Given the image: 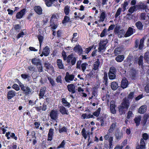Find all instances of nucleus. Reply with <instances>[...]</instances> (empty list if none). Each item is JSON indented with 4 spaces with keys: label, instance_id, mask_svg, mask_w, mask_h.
<instances>
[{
    "label": "nucleus",
    "instance_id": "f257e3e1",
    "mask_svg": "<svg viewBox=\"0 0 149 149\" xmlns=\"http://www.w3.org/2000/svg\"><path fill=\"white\" fill-rule=\"evenodd\" d=\"M129 106L128 99L126 98L123 99V102L122 103L120 106L118 108L119 111L121 114H122L124 112V109L128 108Z\"/></svg>",
    "mask_w": 149,
    "mask_h": 149
},
{
    "label": "nucleus",
    "instance_id": "f03ea898",
    "mask_svg": "<svg viewBox=\"0 0 149 149\" xmlns=\"http://www.w3.org/2000/svg\"><path fill=\"white\" fill-rule=\"evenodd\" d=\"M108 43L107 40H101L99 43L98 52L100 53L104 52L106 49V45Z\"/></svg>",
    "mask_w": 149,
    "mask_h": 149
},
{
    "label": "nucleus",
    "instance_id": "7ed1b4c3",
    "mask_svg": "<svg viewBox=\"0 0 149 149\" xmlns=\"http://www.w3.org/2000/svg\"><path fill=\"white\" fill-rule=\"evenodd\" d=\"M21 89L24 92V93L26 95L31 93L32 92L31 89L28 86H24L20 81L18 83Z\"/></svg>",
    "mask_w": 149,
    "mask_h": 149
},
{
    "label": "nucleus",
    "instance_id": "20e7f679",
    "mask_svg": "<svg viewBox=\"0 0 149 149\" xmlns=\"http://www.w3.org/2000/svg\"><path fill=\"white\" fill-rule=\"evenodd\" d=\"M148 134L146 133H144L143 134V138L141 139L140 148L141 149H143L145 148V142L144 140H146L148 138Z\"/></svg>",
    "mask_w": 149,
    "mask_h": 149
},
{
    "label": "nucleus",
    "instance_id": "39448f33",
    "mask_svg": "<svg viewBox=\"0 0 149 149\" xmlns=\"http://www.w3.org/2000/svg\"><path fill=\"white\" fill-rule=\"evenodd\" d=\"M59 113V112L57 110H52L50 113V116L52 119L56 120L58 118Z\"/></svg>",
    "mask_w": 149,
    "mask_h": 149
},
{
    "label": "nucleus",
    "instance_id": "423d86ee",
    "mask_svg": "<svg viewBox=\"0 0 149 149\" xmlns=\"http://www.w3.org/2000/svg\"><path fill=\"white\" fill-rule=\"evenodd\" d=\"M145 38H143L142 39H141L140 41L139 44V40H137L136 41V45L135 47L137 48L139 47V48L140 49H142L144 46V41Z\"/></svg>",
    "mask_w": 149,
    "mask_h": 149
},
{
    "label": "nucleus",
    "instance_id": "0eeeda50",
    "mask_svg": "<svg viewBox=\"0 0 149 149\" xmlns=\"http://www.w3.org/2000/svg\"><path fill=\"white\" fill-rule=\"evenodd\" d=\"M74 78V75L69 74L68 72H67L65 79L66 82H70V81L73 80Z\"/></svg>",
    "mask_w": 149,
    "mask_h": 149
},
{
    "label": "nucleus",
    "instance_id": "6e6552de",
    "mask_svg": "<svg viewBox=\"0 0 149 149\" xmlns=\"http://www.w3.org/2000/svg\"><path fill=\"white\" fill-rule=\"evenodd\" d=\"M79 55L82 54L83 50L81 46L79 45H76L73 49Z\"/></svg>",
    "mask_w": 149,
    "mask_h": 149
},
{
    "label": "nucleus",
    "instance_id": "1a4fd4ad",
    "mask_svg": "<svg viewBox=\"0 0 149 149\" xmlns=\"http://www.w3.org/2000/svg\"><path fill=\"white\" fill-rule=\"evenodd\" d=\"M115 31L116 33L117 34L119 38H121L125 36V31L124 30L122 29L119 31L116 28L115 29Z\"/></svg>",
    "mask_w": 149,
    "mask_h": 149
},
{
    "label": "nucleus",
    "instance_id": "9d476101",
    "mask_svg": "<svg viewBox=\"0 0 149 149\" xmlns=\"http://www.w3.org/2000/svg\"><path fill=\"white\" fill-rule=\"evenodd\" d=\"M26 9L24 8L19 12H18L16 14V17L17 19H20L22 18L25 14Z\"/></svg>",
    "mask_w": 149,
    "mask_h": 149
},
{
    "label": "nucleus",
    "instance_id": "9b49d317",
    "mask_svg": "<svg viewBox=\"0 0 149 149\" xmlns=\"http://www.w3.org/2000/svg\"><path fill=\"white\" fill-rule=\"evenodd\" d=\"M134 31H135L134 29H133L131 27H129L128 28L127 32L125 34V36L126 37L130 36L131 35L133 34L134 32Z\"/></svg>",
    "mask_w": 149,
    "mask_h": 149
},
{
    "label": "nucleus",
    "instance_id": "f8f14e48",
    "mask_svg": "<svg viewBox=\"0 0 149 149\" xmlns=\"http://www.w3.org/2000/svg\"><path fill=\"white\" fill-rule=\"evenodd\" d=\"M128 85V81L125 78L123 79L121 84V87L123 88H126Z\"/></svg>",
    "mask_w": 149,
    "mask_h": 149
},
{
    "label": "nucleus",
    "instance_id": "ddd939ff",
    "mask_svg": "<svg viewBox=\"0 0 149 149\" xmlns=\"http://www.w3.org/2000/svg\"><path fill=\"white\" fill-rule=\"evenodd\" d=\"M68 90L69 92H71L72 94H74L76 92L75 86L73 84H70L67 86Z\"/></svg>",
    "mask_w": 149,
    "mask_h": 149
},
{
    "label": "nucleus",
    "instance_id": "4468645a",
    "mask_svg": "<svg viewBox=\"0 0 149 149\" xmlns=\"http://www.w3.org/2000/svg\"><path fill=\"white\" fill-rule=\"evenodd\" d=\"M147 109V106L146 105H142L139 109L138 113L140 114H143L146 111Z\"/></svg>",
    "mask_w": 149,
    "mask_h": 149
},
{
    "label": "nucleus",
    "instance_id": "2eb2a0df",
    "mask_svg": "<svg viewBox=\"0 0 149 149\" xmlns=\"http://www.w3.org/2000/svg\"><path fill=\"white\" fill-rule=\"evenodd\" d=\"M15 95L16 93L14 91H10L8 92L7 94V98L8 100H10L15 96Z\"/></svg>",
    "mask_w": 149,
    "mask_h": 149
},
{
    "label": "nucleus",
    "instance_id": "dca6fc26",
    "mask_svg": "<svg viewBox=\"0 0 149 149\" xmlns=\"http://www.w3.org/2000/svg\"><path fill=\"white\" fill-rule=\"evenodd\" d=\"M54 129L52 128H50L49 130V133L48 134V141H51L52 140L53 136L54 134Z\"/></svg>",
    "mask_w": 149,
    "mask_h": 149
},
{
    "label": "nucleus",
    "instance_id": "f3484780",
    "mask_svg": "<svg viewBox=\"0 0 149 149\" xmlns=\"http://www.w3.org/2000/svg\"><path fill=\"white\" fill-rule=\"evenodd\" d=\"M107 15L105 11H103L101 13L100 17V19L98 21L99 22H103L105 17H106Z\"/></svg>",
    "mask_w": 149,
    "mask_h": 149
},
{
    "label": "nucleus",
    "instance_id": "a211bd4d",
    "mask_svg": "<svg viewBox=\"0 0 149 149\" xmlns=\"http://www.w3.org/2000/svg\"><path fill=\"white\" fill-rule=\"evenodd\" d=\"M42 54L45 56H47L49 54L50 52L49 49V47L46 46L43 49L42 51Z\"/></svg>",
    "mask_w": 149,
    "mask_h": 149
},
{
    "label": "nucleus",
    "instance_id": "6ab92c4d",
    "mask_svg": "<svg viewBox=\"0 0 149 149\" xmlns=\"http://www.w3.org/2000/svg\"><path fill=\"white\" fill-rule=\"evenodd\" d=\"M46 89V88L45 87H44L41 88L39 94L40 99L42 97L44 96Z\"/></svg>",
    "mask_w": 149,
    "mask_h": 149
},
{
    "label": "nucleus",
    "instance_id": "aec40b11",
    "mask_svg": "<svg viewBox=\"0 0 149 149\" xmlns=\"http://www.w3.org/2000/svg\"><path fill=\"white\" fill-rule=\"evenodd\" d=\"M34 10L36 13L39 15H41L42 13V9L40 6H36L34 7Z\"/></svg>",
    "mask_w": 149,
    "mask_h": 149
},
{
    "label": "nucleus",
    "instance_id": "412c9836",
    "mask_svg": "<svg viewBox=\"0 0 149 149\" xmlns=\"http://www.w3.org/2000/svg\"><path fill=\"white\" fill-rule=\"evenodd\" d=\"M100 62L99 59H97V61H96L94 63L93 65V69L94 70H96L98 69V68L100 65Z\"/></svg>",
    "mask_w": 149,
    "mask_h": 149
},
{
    "label": "nucleus",
    "instance_id": "4be33fe9",
    "mask_svg": "<svg viewBox=\"0 0 149 149\" xmlns=\"http://www.w3.org/2000/svg\"><path fill=\"white\" fill-rule=\"evenodd\" d=\"M31 63L32 64L36 66L41 63V61L38 58H34L32 59Z\"/></svg>",
    "mask_w": 149,
    "mask_h": 149
},
{
    "label": "nucleus",
    "instance_id": "5701e85b",
    "mask_svg": "<svg viewBox=\"0 0 149 149\" xmlns=\"http://www.w3.org/2000/svg\"><path fill=\"white\" fill-rule=\"evenodd\" d=\"M131 57L128 56L127 58L126 61H125L124 65L125 66H130L132 63V60L131 59Z\"/></svg>",
    "mask_w": 149,
    "mask_h": 149
},
{
    "label": "nucleus",
    "instance_id": "b1692460",
    "mask_svg": "<svg viewBox=\"0 0 149 149\" xmlns=\"http://www.w3.org/2000/svg\"><path fill=\"white\" fill-rule=\"evenodd\" d=\"M56 63L57 66L60 69H63L64 68V66L61 60L60 59H57Z\"/></svg>",
    "mask_w": 149,
    "mask_h": 149
},
{
    "label": "nucleus",
    "instance_id": "393cba45",
    "mask_svg": "<svg viewBox=\"0 0 149 149\" xmlns=\"http://www.w3.org/2000/svg\"><path fill=\"white\" fill-rule=\"evenodd\" d=\"M149 17V16L148 15H146L145 13H142L140 15V18L141 20H148Z\"/></svg>",
    "mask_w": 149,
    "mask_h": 149
},
{
    "label": "nucleus",
    "instance_id": "a878e982",
    "mask_svg": "<svg viewBox=\"0 0 149 149\" xmlns=\"http://www.w3.org/2000/svg\"><path fill=\"white\" fill-rule=\"evenodd\" d=\"M115 105L113 102H111L110 104V111L111 113L115 114L116 113V110L115 109Z\"/></svg>",
    "mask_w": 149,
    "mask_h": 149
},
{
    "label": "nucleus",
    "instance_id": "bb28decb",
    "mask_svg": "<svg viewBox=\"0 0 149 149\" xmlns=\"http://www.w3.org/2000/svg\"><path fill=\"white\" fill-rule=\"evenodd\" d=\"M59 111L60 112L63 114H68V110H66L65 108L63 106H60L59 107Z\"/></svg>",
    "mask_w": 149,
    "mask_h": 149
},
{
    "label": "nucleus",
    "instance_id": "cd10ccee",
    "mask_svg": "<svg viewBox=\"0 0 149 149\" xmlns=\"http://www.w3.org/2000/svg\"><path fill=\"white\" fill-rule=\"evenodd\" d=\"M56 0H45V3L46 6L48 7H50L54 3Z\"/></svg>",
    "mask_w": 149,
    "mask_h": 149
},
{
    "label": "nucleus",
    "instance_id": "c85d7f7f",
    "mask_svg": "<svg viewBox=\"0 0 149 149\" xmlns=\"http://www.w3.org/2000/svg\"><path fill=\"white\" fill-rule=\"evenodd\" d=\"M28 71L29 72H37V70L36 68L32 65L28 66L27 67Z\"/></svg>",
    "mask_w": 149,
    "mask_h": 149
},
{
    "label": "nucleus",
    "instance_id": "c756f323",
    "mask_svg": "<svg viewBox=\"0 0 149 149\" xmlns=\"http://www.w3.org/2000/svg\"><path fill=\"white\" fill-rule=\"evenodd\" d=\"M124 58L123 55H118L116 58L115 60L118 62H120L123 60Z\"/></svg>",
    "mask_w": 149,
    "mask_h": 149
},
{
    "label": "nucleus",
    "instance_id": "7c9ffc66",
    "mask_svg": "<svg viewBox=\"0 0 149 149\" xmlns=\"http://www.w3.org/2000/svg\"><path fill=\"white\" fill-rule=\"evenodd\" d=\"M135 25L137 28L140 30H142L143 28V25L140 21L136 22L135 24Z\"/></svg>",
    "mask_w": 149,
    "mask_h": 149
},
{
    "label": "nucleus",
    "instance_id": "2f4dec72",
    "mask_svg": "<svg viewBox=\"0 0 149 149\" xmlns=\"http://www.w3.org/2000/svg\"><path fill=\"white\" fill-rule=\"evenodd\" d=\"M140 9L142 10H146L147 8V5L144 3L140 2L139 3Z\"/></svg>",
    "mask_w": 149,
    "mask_h": 149
},
{
    "label": "nucleus",
    "instance_id": "473e14b6",
    "mask_svg": "<svg viewBox=\"0 0 149 149\" xmlns=\"http://www.w3.org/2000/svg\"><path fill=\"white\" fill-rule=\"evenodd\" d=\"M141 117L140 116H137L135 118L134 120L135 123L136 124L137 126L139 125L141 120Z\"/></svg>",
    "mask_w": 149,
    "mask_h": 149
},
{
    "label": "nucleus",
    "instance_id": "72a5a7b5",
    "mask_svg": "<svg viewBox=\"0 0 149 149\" xmlns=\"http://www.w3.org/2000/svg\"><path fill=\"white\" fill-rule=\"evenodd\" d=\"M62 102L63 104L65 107H69L70 105L69 103L68 102L65 98H62Z\"/></svg>",
    "mask_w": 149,
    "mask_h": 149
},
{
    "label": "nucleus",
    "instance_id": "f704fd0d",
    "mask_svg": "<svg viewBox=\"0 0 149 149\" xmlns=\"http://www.w3.org/2000/svg\"><path fill=\"white\" fill-rule=\"evenodd\" d=\"M122 52L121 47H119L115 49L114 51V53L115 55L120 54Z\"/></svg>",
    "mask_w": 149,
    "mask_h": 149
},
{
    "label": "nucleus",
    "instance_id": "c9c22d12",
    "mask_svg": "<svg viewBox=\"0 0 149 149\" xmlns=\"http://www.w3.org/2000/svg\"><path fill=\"white\" fill-rule=\"evenodd\" d=\"M47 79L52 86H54L56 85V83L55 82L53 79L51 77H48Z\"/></svg>",
    "mask_w": 149,
    "mask_h": 149
},
{
    "label": "nucleus",
    "instance_id": "e433bc0d",
    "mask_svg": "<svg viewBox=\"0 0 149 149\" xmlns=\"http://www.w3.org/2000/svg\"><path fill=\"white\" fill-rule=\"evenodd\" d=\"M74 57L73 55V54H72L68 56L67 57V62L68 63H70L71 61L72 60V59L74 58Z\"/></svg>",
    "mask_w": 149,
    "mask_h": 149
},
{
    "label": "nucleus",
    "instance_id": "4c0bfd02",
    "mask_svg": "<svg viewBox=\"0 0 149 149\" xmlns=\"http://www.w3.org/2000/svg\"><path fill=\"white\" fill-rule=\"evenodd\" d=\"M118 84L116 82H113L111 84V88L113 90H115L117 88Z\"/></svg>",
    "mask_w": 149,
    "mask_h": 149
},
{
    "label": "nucleus",
    "instance_id": "58836bf2",
    "mask_svg": "<svg viewBox=\"0 0 149 149\" xmlns=\"http://www.w3.org/2000/svg\"><path fill=\"white\" fill-rule=\"evenodd\" d=\"M116 123H113L111 125L110 128L109 130V132L111 133L114 130L116 127Z\"/></svg>",
    "mask_w": 149,
    "mask_h": 149
},
{
    "label": "nucleus",
    "instance_id": "ea45409f",
    "mask_svg": "<svg viewBox=\"0 0 149 149\" xmlns=\"http://www.w3.org/2000/svg\"><path fill=\"white\" fill-rule=\"evenodd\" d=\"M77 33H74L72 37L71 40L72 42H76L77 40Z\"/></svg>",
    "mask_w": 149,
    "mask_h": 149
},
{
    "label": "nucleus",
    "instance_id": "a19ab883",
    "mask_svg": "<svg viewBox=\"0 0 149 149\" xmlns=\"http://www.w3.org/2000/svg\"><path fill=\"white\" fill-rule=\"evenodd\" d=\"M87 65L88 64L86 63H83L81 64V68L83 72L85 71Z\"/></svg>",
    "mask_w": 149,
    "mask_h": 149
},
{
    "label": "nucleus",
    "instance_id": "79ce46f5",
    "mask_svg": "<svg viewBox=\"0 0 149 149\" xmlns=\"http://www.w3.org/2000/svg\"><path fill=\"white\" fill-rule=\"evenodd\" d=\"M68 129L65 127H63L59 129V132L60 133H62L64 132H67Z\"/></svg>",
    "mask_w": 149,
    "mask_h": 149
},
{
    "label": "nucleus",
    "instance_id": "37998d69",
    "mask_svg": "<svg viewBox=\"0 0 149 149\" xmlns=\"http://www.w3.org/2000/svg\"><path fill=\"white\" fill-rule=\"evenodd\" d=\"M82 135L83 136L85 139H86L87 136V131H86L84 128H83L81 132Z\"/></svg>",
    "mask_w": 149,
    "mask_h": 149
},
{
    "label": "nucleus",
    "instance_id": "c03bdc74",
    "mask_svg": "<svg viewBox=\"0 0 149 149\" xmlns=\"http://www.w3.org/2000/svg\"><path fill=\"white\" fill-rule=\"evenodd\" d=\"M70 20V18L69 17L67 16H65L64 17L63 20L62 21V23L64 24L66 23L69 22Z\"/></svg>",
    "mask_w": 149,
    "mask_h": 149
},
{
    "label": "nucleus",
    "instance_id": "a18cd8bd",
    "mask_svg": "<svg viewBox=\"0 0 149 149\" xmlns=\"http://www.w3.org/2000/svg\"><path fill=\"white\" fill-rule=\"evenodd\" d=\"M38 70V71L40 72H42L43 71V68L41 62L36 65Z\"/></svg>",
    "mask_w": 149,
    "mask_h": 149
},
{
    "label": "nucleus",
    "instance_id": "49530a36",
    "mask_svg": "<svg viewBox=\"0 0 149 149\" xmlns=\"http://www.w3.org/2000/svg\"><path fill=\"white\" fill-rule=\"evenodd\" d=\"M45 65L47 69H50L52 70L54 69L52 66L48 63H45Z\"/></svg>",
    "mask_w": 149,
    "mask_h": 149
},
{
    "label": "nucleus",
    "instance_id": "de8ad7c7",
    "mask_svg": "<svg viewBox=\"0 0 149 149\" xmlns=\"http://www.w3.org/2000/svg\"><path fill=\"white\" fill-rule=\"evenodd\" d=\"M149 118V116L148 115H145L144 116L142 122L143 125L146 124L148 119Z\"/></svg>",
    "mask_w": 149,
    "mask_h": 149
},
{
    "label": "nucleus",
    "instance_id": "09e8293b",
    "mask_svg": "<svg viewBox=\"0 0 149 149\" xmlns=\"http://www.w3.org/2000/svg\"><path fill=\"white\" fill-rule=\"evenodd\" d=\"M108 76L109 79L113 80L116 78V75L115 74L108 73Z\"/></svg>",
    "mask_w": 149,
    "mask_h": 149
},
{
    "label": "nucleus",
    "instance_id": "8fccbe9b",
    "mask_svg": "<svg viewBox=\"0 0 149 149\" xmlns=\"http://www.w3.org/2000/svg\"><path fill=\"white\" fill-rule=\"evenodd\" d=\"M116 68L113 67H112L110 68L108 73L116 74Z\"/></svg>",
    "mask_w": 149,
    "mask_h": 149
},
{
    "label": "nucleus",
    "instance_id": "3c124183",
    "mask_svg": "<svg viewBox=\"0 0 149 149\" xmlns=\"http://www.w3.org/2000/svg\"><path fill=\"white\" fill-rule=\"evenodd\" d=\"M82 116L84 118H89L93 117V116L90 114L88 115L86 114H84L82 115Z\"/></svg>",
    "mask_w": 149,
    "mask_h": 149
},
{
    "label": "nucleus",
    "instance_id": "603ef678",
    "mask_svg": "<svg viewBox=\"0 0 149 149\" xmlns=\"http://www.w3.org/2000/svg\"><path fill=\"white\" fill-rule=\"evenodd\" d=\"M104 80L103 81V82L106 85H107V80H108V76L107 74H104V76L103 77Z\"/></svg>",
    "mask_w": 149,
    "mask_h": 149
},
{
    "label": "nucleus",
    "instance_id": "864d4df0",
    "mask_svg": "<svg viewBox=\"0 0 149 149\" xmlns=\"http://www.w3.org/2000/svg\"><path fill=\"white\" fill-rule=\"evenodd\" d=\"M116 136L117 139H120L123 137V134L122 132H117L116 134Z\"/></svg>",
    "mask_w": 149,
    "mask_h": 149
},
{
    "label": "nucleus",
    "instance_id": "5fc2aeb1",
    "mask_svg": "<svg viewBox=\"0 0 149 149\" xmlns=\"http://www.w3.org/2000/svg\"><path fill=\"white\" fill-rule=\"evenodd\" d=\"M58 15L57 14H53L52 15L50 19V21H53L54 20L58 19Z\"/></svg>",
    "mask_w": 149,
    "mask_h": 149
},
{
    "label": "nucleus",
    "instance_id": "6e6d98bb",
    "mask_svg": "<svg viewBox=\"0 0 149 149\" xmlns=\"http://www.w3.org/2000/svg\"><path fill=\"white\" fill-rule=\"evenodd\" d=\"M138 63L139 65H141L143 63V57L141 56L138 58Z\"/></svg>",
    "mask_w": 149,
    "mask_h": 149
},
{
    "label": "nucleus",
    "instance_id": "4d7b16f0",
    "mask_svg": "<svg viewBox=\"0 0 149 149\" xmlns=\"http://www.w3.org/2000/svg\"><path fill=\"white\" fill-rule=\"evenodd\" d=\"M100 110L101 108H98L96 111H95L93 113V115L96 117H98L99 115Z\"/></svg>",
    "mask_w": 149,
    "mask_h": 149
},
{
    "label": "nucleus",
    "instance_id": "13d9d810",
    "mask_svg": "<svg viewBox=\"0 0 149 149\" xmlns=\"http://www.w3.org/2000/svg\"><path fill=\"white\" fill-rule=\"evenodd\" d=\"M38 38L39 42L40 47L42 43L43 38L42 36L41 35H39L38 36Z\"/></svg>",
    "mask_w": 149,
    "mask_h": 149
},
{
    "label": "nucleus",
    "instance_id": "bf43d9fd",
    "mask_svg": "<svg viewBox=\"0 0 149 149\" xmlns=\"http://www.w3.org/2000/svg\"><path fill=\"white\" fill-rule=\"evenodd\" d=\"M56 80L58 83L62 84L63 83V81L61 79V77L60 75L56 77Z\"/></svg>",
    "mask_w": 149,
    "mask_h": 149
},
{
    "label": "nucleus",
    "instance_id": "052dcab7",
    "mask_svg": "<svg viewBox=\"0 0 149 149\" xmlns=\"http://www.w3.org/2000/svg\"><path fill=\"white\" fill-rule=\"evenodd\" d=\"M70 7L69 6H67L65 7L64 8V13L66 15L68 14L70 11Z\"/></svg>",
    "mask_w": 149,
    "mask_h": 149
},
{
    "label": "nucleus",
    "instance_id": "680f3d73",
    "mask_svg": "<svg viewBox=\"0 0 149 149\" xmlns=\"http://www.w3.org/2000/svg\"><path fill=\"white\" fill-rule=\"evenodd\" d=\"M122 8H119L117 10L116 13L115 15V17L116 18L118 16H119L121 13Z\"/></svg>",
    "mask_w": 149,
    "mask_h": 149
},
{
    "label": "nucleus",
    "instance_id": "e2e57ef3",
    "mask_svg": "<svg viewBox=\"0 0 149 149\" xmlns=\"http://www.w3.org/2000/svg\"><path fill=\"white\" fill-rule=\"evenodd\" d=\"M133 116V114L132 112L131 111H129L127 113V118L128 119H130Z\"/></svg>",
    "mask_w": 149,
    "mask_h": 149
},
{
    "label": "nucleus",
    "instance_id": "0e129e2a",
    "mask_svg": "<svg viewBox=\"0 0 149 149\" xmlns=\"http://www.w3.org/2000/svg\"><path fill=\"white\" fill-rule=\"evenodd\" d=\"M14 28L16 31H19L20 29L21 26L19 24L15 25L13 26Z\"/></svg>",
    "mask_w": 149,
    "mask_h": 149
},
{
    "label": "nucleus",
    "instance_id": "69168bd1",
    "mask_svg": "<svg viewBox=\"0 0 149 149\" xmlns=\"http://www.w3.org/2000/svg\"><path fill=\"white\" fill-rule=\"evenodd\" d=\"M81 61H78L77 63L76 68L79 69H81Z\"/></svg>",
    "mask_w": 149,
    "mask_h": 149
},
{
    "label": "nucleus",
    "instance_id": "338daca9",
    "mask_svg": "<svg viewBox=\"0 0 149 149\" xmlns=\"http://www.w3.org/2000/svg\"><path fill=\"white\" fill-rule=\"evenodd\" d=\"M24 35V33L22 31L20 33H19L16 36V38L17 39H18L21 37H23Z\"/></svg>",
    "mask_w": 149,
    "mask_h": 149
},
{
    "label": "nucleus",
    "instance_id": "774afa93",
    "mask_svg": "<svg viewBox=\"0 0 149 149\" xmlns=\"http://www.w3.org/2000/svg\"><path fill=\"white\" fill-rule=\"evenodd\" d=\"M12 87L13 88L15 89L17 91H18L19 90V88L18 85L16 84H14L12 86Z\"/></svg>",
    "mask_w": 149,
    "mask_h": 149
}]
</instances>
